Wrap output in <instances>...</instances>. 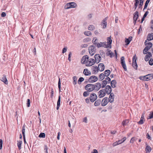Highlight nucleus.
I'll return each instance as SVG.
<instances>
[{
  "mask_svg": "<svg viewBox=\"0 0 153 153\" xmlns=\"http://www.w3.org/2000/svg\"><path fill=\"white\" fill-rule=\"evenodd\" d=\"M98 68L97 66L93 67V71L95 73L98 71Z\"/></svg>",
  "mask_w": 153,
  "mask_h": 153,
  "instance_id": "49",
  "label": "nucleus"
},
{
  "mask_svg": "<svg viewBox=\"0 0 153 153\" xmlns=\"http://www.w3.org/2000/svg\"><path fill=\"white\" fill-rule=\"evenodd\" d=\"M107 77L105 78V80H107V82H108V83H109L111 81L110 78L108 77L107 76Z\"/></svg>",
  "mask_w": 153,
  "mask_h": 153,
  "instance_id": "60",
  "label": "nucleus"
},
{
  "mask_svg": "<svg viewBox=\"0 0 153 153\" xmlns=\"http://www.w3.org/2000/svg\"><path fill=\"white\" fill-rule=\"evenodd\" d=\"M110 74V71L109 70H106L105 71V76H108Z\"/></svg>",
  "mask_w": 153,
  "mask_h": 153,
  "instance_id": "31",
  "label": "nucleus"
},
{
  "mask_svg": "<svg viewBox=\"0 0 153 153\" xmlns=\"http://www.w3.org/2000/svg\"><path fill=\"white\" fill-rule=\"evenodd\" d=\"M88 50L91 56H93L96 52L95 47L94 45L90 46L88 48Z\"/></svg>",
  "mask_w": 153,
  "mask_h": 153,
  "instance_id": "1",
  "label": "nucleus"
},
{
  "mask_svg": "<svg viewBox=\"0 0 153 153\" xmlns=\"http://www.w3.org/2000/svg\"><path fill=\"white\" fill-rule=\"evenodd\" d=\"M138 4H139L138 3H137L136 2H135V3H134V7L135 10L136 9V8H137Z\"/></svg>",
  "mask_w": 153,
  "mask_h": 153,
  "instance_id": "63",
  "label": "nucleus"
},
{
  "mask_svg": "<svg viewBox=\"0 0 153 153\" xmlns=\"http://www.w3.org/2000/svg\"><path fill=\"white\" fill-rule=\"evenodd\" d=\"M48 148L46 145H45L44 147V150L45 151V153H48Z\"/></svg>",
  "mask_w": 153,
  "mask_h": 153,
  "instance_id": "46",
  "label": "nucleus"
},
{
  "mask_svg": "<svg viewBox=\"0 0 153 153\" xmlns=\"http://www.w3.org/2000/svg\"><path fill=\"white\" fill-rule=\"evenodd\" d=\"M25 124L23 126L22 129V132L23 134V136H25Z\"/></svg>",
  "mask_w": 153,
  "mask_h": 153,
  "instance_id": "34",
  "label": "nucleus"
},
{
  "mask_svg": "<svg viewBox=\"0 0 153 153\" xmlns=\"http://www.w3.org/2000/svg\"><path fill=\"white\" fill-rule=\"evenodd\" d=\"M84 34L87 36H90L91 34V33L90 31H85L84 33Z\"/></svg>",
  "mask_w": 153,
  "mask_h": 153,
  "instance_id": "42",
  "label": "nucleus"
},
{
  "mask_svg": "<svg viewBox=\"0 0 153 153\" xmlns=\"http://www.w3.org/2000/svg\"><path fill=\"white\" fill-rule=\"evenodd\" d=\"M108 17H106L105 19H104L102 21V23H101V25L103 26V28H105L106 27L107 23L106 22V20H107Z\"/></svg>",
  "mask_w": 153,
  "mask_h": 153,
  "instance_id": "14",
  "label": "nucleus"
},
{
  "mask_svg": "<svg viewBox=\"0 0 153 153\" xmlns=\"http://www.w3.org/2000/svg\"><path fill=\"white\" fill-rule=\"evenodd\" d=\"M150 1V0H147L146 1V2L145 4V5L144 6V7L143 9V10H144L145 9H146L147 8L148 4L149 3V1Z\"/></svg>",
  "mask_w": 153,
  "mask_h": 153,
  "instance_id": "38",
  "label": "nucleus"
},
{
  "mask_svg": "<svg viewBox=\"0 0 153 153\" xmlns=\"http://www.w3.org/2000/svg\"><path fill=\"white\" fill-rule=\"evenodd\" d=\"M129 122V121L128 120H126L123 121V122L122 124L123 126H124L127 125Z\"/></svg>",
  "mask_w": 153,
  "mask_h": 153,
  "instance_id": "37",
  "label": "nucleus"
},
{
  "mask_svg": "<svg viewBox=\"0 0 153 153\" xmlns=\"http://www.w3.org/2000/svg\"><path fill=\"white\" fill-rule=\"evenodd\" d=\"M137 58L136 57V55L134 56L132 58V66L135 69L137 70V63L136 61Z\"/></svg>",
  "mask_w": 153,
  "mask_h": 153,
  "instance_id": "4",
  "label": "nucleus"
},
{
  "mask_svg": "<svg viewBox=\"0 0 153 153\" xmlns=\"http://www.w3.org/2000/svg\"><path fill=\"white\" fill-rule=\"evenodd\" d=\"M137 139L135 137H132L130 140V142L131 143H133L135 141H136Z\"/></svg>",
  "mask_w": 153,
  "mask_h": 153,
  "instance_id": "48",
  "label": "nucleus"
},
{
  "mask_svg": "<svg viewBox=\"0 0 153 153\" xmlns=\"http://www.w3.org/2000/svg\"><path fill=\"white\" fill-rule=\"evenodd\" d=\"M6 15V13L5 12H3L1 14V16L2 17H5Z\"/></svg>",
  "mask_w": 153,
  "mask_h": 153,
  "instance_id": "64",
  "label": "nucleus"
},
{
  "mask_svg": "<svg viewBox=\"0 0 153 153\" xmlns=\"http://www.w3.org/2000/svg\"><path fill=\"white\" fill-rule=\"evenodd\" d=\"M3 140L1 139H0V150L1 149L2 147Z\"/></svg>",
  "mask_w": 153,
  "mask_h": 153,
  "instance_id": "58",
  "label": "nucleus"
},
{
  "mask_svg": "<svg viewBox=\"0 0 153 153\" xmlns=\"http://www.w3.org/2000/svg\"><path fill=\"white\" fill-rule=\"evenodd\" d=\"M72 3H73L74 4H71V8H75L77 6V5L74 2H72Z\"/></svg>",
  "mask_w": 153,
  "mask_h": 153,
  "instance_id": "59",
  "label": "nucleus"
},
{
  "mask_svg": "<svg viewBox=\"0 0 153 153\" xmlns=\"http://www.w3.org/2000/svg\"><path fill=\"white\" fill-rule=\"evenodd\" d=\"M99 78L100 79H101L102 80L104 79L105 78V76L104 74L103 73H102L101 74H100L99 75Z\"/></svg>",
  "mask_w": 153,
  "mask_h": 153,
  "instance_id": "40",
  "label": "nucleus"
},
{
  "mask_svg": "<svg viewBox=\"0 0 153 153\" xmlns=\"http://www.w3.org/2000/svg\"><path fill=\"white\" fill-rule=\"evenodd\" d=\"M117 82L115 80H112L111 82V85L112 88H114L116 87Z\"/></svg>",
  "mask_w": 153,
  "mask_h": 153,
  "instance_id": "26",
  "label": "nucleus"
},
{
  "mask_svg": "<svg viewBox=\"0 0 153 153\" xmlns=\"http://www.w3.org/2000/svg\"><path fill=\"white\" fill-rule=\"evenodd\" d=\"M45 135L44 133H41L39 136V137L40 138H45Z\"/></svg>",
  "mask_w": 153,
  "mask_h": 153,
  "instance_id": "39",
  "label": "nucleus"
},
{
  "mask_svg": "<svg viewBox=\"0 0 153 153\" xmlns=\"http://www.w3.org/2000/svg\"><path fill=\"white\" fill-rule=\"evenodd\" d=\"M99 97L100 98H102L105 95L106 93L105 92L104 89L100 90L98 92Z\"/></svg>",
  "mask_w": 153,
  "mask_h": 153,
  "instance_id": "11",
  "label": "nucleus"
},
{
  "mask_svg": "<svg viewBox=\"0 0 153 153\" xmlns=\"http://www.w3.org/2000/svg\"><path fill=\"white\" fill-rule=\"evenodd\" d=\"M30 101L29 99H27V107H30Z\"/></svg>",
  "mask_w": 153,
  "mask_h": 153,
  "instance_id": "55",
  "label": "nucleus"
},
{
  "mask_svg": "<svg viewBox=\"0 0 153 153\" xmlns=\"http://www.w3.org/2000/svg\"><path fill=\"white\" fill-rule=\"evenodd\" d=\"M74 81L73 83L74 84H76V83L77 78L76 76H74L73 77Z\"/></svg>",
  "mask_w": 153,
  "mask_h": 153,
  "instance_id": "50",
  "label": "nucleus"
},
{
  "mask_svg": "<svg viewBox=\"0 0 153 153\" xmlns=\"http://www.w3.org/2000/svg\"><path fill=\"white\" fill-rule=\"evenodd\" d=\"M149 64L150 65H153V59L152 58H151L149 60Z\"/></svg>",
  "mask_w": 153,
  "mask_h": 153,
  "instance_id": "53",
  "label": "nucleus"
},
{
  "mask_svg": "<svg viewBox=\"0 0 153 153\" xmlns=\"http://www.w3.org/2000/svg\"><path fill=\"white\" fill-rule=\"evenodd\" d=\"M107 43L108 44V45L111 44V43L112 40L111 39V37L110 36L108 37L107 39Z\"/></svg>",
  "mask_w": 153,
  "mask_h": 153,
  "instance_id": "35",
  "label": "nucleus"
},
{
  "mask_svg": "<svg viewBox=\"0 0 153 153\" xmlns=\"http://www.w3.org/2000/svg\"><path fill=\"white\" fill-rule=\"evenodd\" d=\"M152 118H153V111L150 112L148 119H151Z\"/></svg>",
  "mask_w": 153,
  "mask_h": 153,
  "instance_id": "45",
  "label": "nucleus"
},
{
  "mask_svg": "<svg viewBox=\"0 0 153 153\" xmlns=\"http://www.w3.org/2000/svg\"><path fill=\"white\" fill-rule=\"evenodd\" d=\"M145 76H140L139 77V79H140L143 80H147V81L148 80H147V79H146V77H145Z\"/></svg>",
  "mask_w": 153,
  "mask_h": 153,
  "instance_id": "52",
  "label": "nucleus"
},
{
  "mask_svg": "<svg viewBox=\"0 0 153 153\" xmlns=\"http://www.w3.org/2000/svg\"><path fill=\"white\" fill-rule=\"evenodd\" d=\"M71 52H70L69 53V54H68V60H69L70 61H71Z\"/></svg>",
  "mask_w": 153,
  "mask_h": 153,
  "instance_id": "62",
  "label": "nucleus"
},
{
  "mask_svg": "<svg viewBox=\"0 0 153 153\" xmlns=\"http://www.w3.org/2000/svg\"><path fill=\"white\" fill-rule=\"evenodd\" d=\"M151 148L149 145H147L146 144V146L145 148V151L146 152V153H149L152 150Z\"/></svg>",
  "mask_w": 153,
  "mask_h": 153,
  "instance_id": "25",
  "label": "nucleus"
},
{
  "mask_svg": "<svg viewBox=\"0 0 153 153\" xmlns=\"http://www.w3.org/2000/svg\"><path fill=\"white\" fill-rule=\"evenodd\" d=\"M95 60L92 58H89L88 57V59L86 62H85L86 65L87 66H91L93 65L95 63Z\"/></svg>",
  "mask_w": 153,
  "mask_h": 153,
  "instance_id": "2",
  "label": "nucleus"
},
{
  "mask_svg": "<svg viewBox=\"0 0 153 153\" xmlns=\"http://www.w3.org/2000/svg\"><path fill=\"white\" fill-rule=\"evenodd\" d=\"M98 80L97 77L94 76H92L88 79V81L90 82H94Z\"/></svg>",
  "mask_w": 153,
  "mask_h": 153,
  "instance_id": "7",
  "label": "nucleus"
},
{
  "mask_svg": "<svg viewBox=\"0 0 153 153\" xmlns=\"http://www.w3.org/2000/svg\"><path fill=\"white\" fill-rule=\"evenodd\" d=\"M147 54L145 58V59L146 61H149L150 58L152 56V55L151 52H147Z\"/></svg>",
  "mask_w": 153,
  "mask_h": 153,
  "instance_id": "18",
  "label": "nucleus"
},
{
  "mask_svg": "<svg viewBox=\"0 0 153 153\" xmlns=\"http://www.w3.org/2000/svg\"><path fill=\"white\" fill-rule=\"evenodd\" d=\"M94 85L93 84H88L85 86V89L89 92L92 91L94 89Z\"/></svg>",
  "mask_w": 153,
  "mask_h": 153,
  "instance_id": "3",
  "label": "nucleus"
},
{
  "mask_svg": "<svg viewBox=\"0 0 153 153\" xmlns=\"http://www.w3.org/2000/svg\"><path fill=\"white\" fill-rule=\"evenodd\" d=\"M108 97H105L102 100L101 102V105L102 106H104L107 105L108 102Z\"/></svg>",
  "mask_w": 153,
  "mask_h": 153,
  "instance_id": "12",
  "label": "nucleus"
},
{
  "mask_svg": "<svg viewBox=\"0 0 153 153\" xmlns=\"http://www.w3.org/2000/svg\"><path fill=\"white\" fill-rule=\"evenodd\" d=\"M144 118L143 117H141L140 118V121L138 122V123L139 124H140V125L143 124V120Z\"/></svg>",
  "mask_w": 153,
  "mask_h": 153,
  "instance_id": "43",
  "label": "nucleus"
},
{
  "mask_svg": "<svg viewBox=\"0 0 153 153\" xmlns=\"http://www.w3.org/2000/svg\"><path fill=\"white\" fill-rule=\"evenodd\" d=\"M121 64L125 63V58L124 56H122L121 58Z\"/></svg>",
  "mask_w": 153,
  "mask_h": 153,
  "instance_id": "54",
  "label": "nucleus"
},
{
  "mask_svg": "<svg viewBox=\"0 0 153 153\" xmlns=\"http://www.w3.org/2000/svg\"><path fill=\"white\" fill-rule=\"evenodd\" d=\"M94 58L95 59V62L97 63H99L101 60V57L99 54H96L94 56Z\"/></svg>",
  "mask_w": 153,
  "mask_h": 153,
  "instance_id": "9",
  "label": "nucleus"
},
{
  "mask_svg": "<svg viewBox=\"0 0 153 153\" xmlns=\"http://www.w3.org/2000/svg\"><path fill=\"white\" fill-rule=\"evenodd\" d=\"M140 2L139 5V8H142V6L143 5V0H140Z\"/></svg>",
  "mask_w": 153,
  "mask_h": 153,
  "instance_id": "44",
  "label": "nucleus"
},
{
  "mask_svg": "<svg viewBox=\"0 0 153 153\" xmlns=\"http://www.w3.org/2000/svg\"><path fill=\"white\" fill-rule=\"evenodd\" d=\"M97 42L98 39L96 37H94L93 38L92 42L96 46L97 45V44L98 43H97Z\"/></svg>",
  "mask_w": 153,
  "mask_h": 153,
  "instance_id": "32",
  "label": "nucleus"
},
{
  "mask_svg": "<svg viewBox=\"0 0 153 153\" xmlns=\"http://www.w3.org/2000/svg\"><path fill=\"white\" fill-rule=\"evenodd\" d=\"M98 48L104 47V48H107V45L106 42H100L98 43L96 45Z\"/></svg>",
  "mask_w": 153,
  "mask_h": 153,
  "instance_id": "10",
  "label": "nucleus"
},
{
  "mask_svg": "<svg viewBox=\"0 0 153 153\" xmlns=\"http://www.w3.org/2000/svg\"><path fill=\"white\" fill-rule=\"evenodd\" d=\"M153 39V33L149 34L147 37V40L148 41H151Z\"/></svg>",
  "mask_w": 153,
  "mask_h": 153,
  "instance_id": "24",
  "label": "nucleus"
},
{
  "mask_svg": "<svg viewBox=\"0 0 153 153\" xmlns=\"http://www.w3.org/2000/svg\"><path fill=\"white\" fill-rule=\"evenodd\" d=\"M97 98V96L95 93L91 94L90 95V99L91 102H93Z\"/></svg>",
  "mask_w": 153,
  "mask_h": 153,
  "instance_id": "6",
  "label": "nucleus"
},
{
  "mask_svg": "<svg viewBox=\"0 0 153 153\" xmlns=\"http://www.w3.org/2000/svg\"><path fill=\"white\" fill-rule=\"evenodd\" d=\"M105 91V93L106 94H109L111 93L112 91V88L110 86L107 85L105 87V89H104Z\"/></svg>",
  "mask_w": 153,
  "mask_h": 153,
  "instance_id": "8",
  "label": "nucleus"
},
{
  "mask_svg": "<svg viewBox=\"0 0 153 153\" xmlns=\"http://www.w3.org/2000/svg\"><path fill=\"white\" fill-rule=\"evenodd\" d=\"M94 89L95 90L97 91L99 90L102 87L101 84L99 82H97L94 85Z\"/></svg>",
  "mask_w": 153,
  "mask_h": 153,
  "instance_id": "13",
  "label": "nucleus"
},
{
  "mask_svg": "<svg viewBox=\"0 0 153 153\" xmlns=\"http://www.w3.org/2000/svg\"><path fill=\"white\" fill-rule=\"evenodd\" d=\"M84 80V79L82 77H80L79 78L78 82L79 84L81 83V82H82Z\"/></svg>",
  "mask_w": 153,
  "mask_h": 153,
  "instance_id": "41",
  "label": "nucleus"
},
{
  "mask_svg": "<svg viewBox=\"0 0 153 153\" xmlns=\"http://www.w3.org/2000/svg\"><path fill=\"white\" fill-rule=\"evenodd\" d=\"M108 82H107V80H104L102 81V88H104L106 85L107 84Z\"/></svg>",
  "mask_w": 153,
  "mask_h": 153,
  "instance_id": "33",
  "label": "nucleus"
},
{
  "mask_svg": "<svg viewBox=\"0 0 153 153\" xmlns=\"http://www.w3.org/2000/svg\"><path fill=\"white\" fill-rule=\"evenodd\" d=\"M22 143V141L21 140L18 141L17 146L19 150L21 149V145Z\"/></svg>",
  "mask_w": 153,
  "mask_h": 153,
  "instance_id": "30",
  "label": "nucleus"
},
{
  "mask_svg": "<svg viewBox=\"0 0 153 153\" xmlns=\"http://www.w3.org/2000/svg\"><path fill=\"white\" fill-rule=\"evenodd\" d=\"M1 80L6 84H8V82L6 76L5 75H3L2 77L1 78Z\"/></svg>",
  "mask_w": 153,
  "mask_h": 153,
  "instance_id": "21",
  "label": "nucleus"
},
{
  "mask_svg": "<svg viewBox=\"0 0 153 153\" xmlns=\"http://www.w3.org/2000/svg\"><path fill=\"white\" fill-rule=\"evenodd\" d=\"M110 94L109 99H108L109 102H112L114 100V94L113 93H111Z\"/></svg>",
  "mask_w": 153,
  "mask_h": 153,
  "instance_id": "16",
  "label": "nucleus"
},
{
  "mask_svg": "<svg viewBox=\"0 0 153 153\" xmlns=\"http://www.w3.org/2000/svg\"><path fill=\"white\" fill-rule=\"evenodd\" d=\"M89 95V93L88 91H85L83 93V95L84 97H87Z\"/></svg>",
  "mask_w": 153,
  "mask_h": 153,
  "instance_id": "57",
  "label": "nucleus"
},
{
  "mask_svg": "<svg viewBox=\"0 0 153 153\" xmlns=\"http://www.w3.org/2000/svg\"><path fill=\"white\" fill-rule=\"evenodd\" d=\"M74 4L73 3L70 2L67 3L65 6V9H67L70 8H71V4Z\"/></svg>",
  "mask_w": 153,
  "mask_h": 153,
  "instance_id": "27",
  "label": "nucleus"
},
{
  "mask_svg": "<svg viewBox=\"0 0 153 153\" xmlns=\"http://www.w3.org/2000/svg\"><path fill=\"white\" fill-rule=\"evenodd\" d=\"M61 83L60 79V78H59V79L58 85V88H59V91H60V89H61Z\"/></svg>",
  "mask_w": 153,
  "mask_h": 153,
  "instance_id": "51",
  "label": "nucleus"
},
{
  "mask_svg": "<svg viewBox=\"0 0 153 153\" xmlns=\"http://www.w3.org/2000/svg\"><path fill=\"white\" fill-rule=\"evenodd\" d=\"M126 137H124L122 139L119 140L113 143L112 144V146H115L118 145L124 142L126 140Z\"/></svg>",
  "mask_w": 153,
  "mask_h": 153,
  "instance_id": "5",
  "label": "nucleus"
},
{
  "mask_svg": "<svg viewBox=\"0 0 153 153\" xmlns=\"http://www.w3.org/2000/svg\"><path fill=\"white\" fill-rule=\"evenodd\" d=\"M95 29L94 26L93 25H90L88 27V29L90 30H92Z\"/></svg>",
  "mask_w": 153,
  "mask_h": 153,
  "instance_id": "36",
  "label": "nucleus"
},
{
  "mask_svg": "<svg viewBox=\"0 0 153 153\" xmlns=\"http://www.w3.org/2000/svg\"><path fill=\"white\" fill-rule=\"evenodd\" d=\"M104 65L103 63H100L98 65V69L101 71H103L104 69Z\"/></svg>",
  "mask_w": 153,
  "mask_h": 153,
  "instance_id": "20",
  "label": "nucleus"
},
{
  "mask_svg": "<svg viewBox=\"0 0 153 153\" xmlns=\"http://www.w3.org/2000/svg\"><path fill=\"white\" fill-rule=\"evenodd\" d=\"M88 56L87 55L84 56L81 60V62L83 64H85V62L88 59Z\"/></svg>",
  "mask_w": 153,
  "mask_h": 153,
  "instance_id": "17",
  "label": "nucleus"
},
{
  "mask_svg": "<svg viewBox=\"0 0 153 153\" xmlns=\"http://www.w3.org/2000/svg\"><path fill=\"white\" fill-rule=\"evenodd\" d=\"M145 48L144 50L148 51L151 48L152 46V44L151 42H149L148 44Z\"/></svg>",
  "mask_w": 153,
  "mask_h": 153,
  "instance_id": "22",
  "label": "nucleus"
},
{
  "mask_svg": "<svg viewBox=\"0 0 153 153\" xmlns=\"http://www.w3.org/2000/svg\"><path fill=\"white\" fill-rule=\"evenodd\" d=\"M67 50V48L65 47L64 48L62 49V53H65L66 52Z\"/></svg>",
  "mask_w": 153,
  "mask_h": 153,
  "instance_id": "61",
  "label": "nucleus"
},
{
  "mask_svg": "<svg viewBox=\"0 0 153 153\" xmlns=\"http://www.w3.org/2000/svg\"><path fill=\"white\" fill-rule=\"evenodd\" d=\"M83 73L86 76H88L91 74L90 71H88L87 69H84Z\"/></svg>",
  "mask_w": 153,
  "mask_h": 153,
  "instance_id": "28",
  "label": "nucleus"
},
{
  "mask_svg": "<svg viewBox=\"0 0 153 153\" xmlns=\"http://www.w3.org/2000/svg\"><path fill=\"white\" fill-rule=\"evenodd\" d=\"M121 65H122V67L123 68L124 70L125 71H127V68H126V66L125 63L121 64Z\"/></svg>",
  "mask_w": 153,
  "mask_h": 153,
  "instance_id": "47",
  "label": "nucleus"
},
{
  "mask_svg": "<svg viewBox=\"0 0 153 153\" xmlns=\"http://www.w3.org/2000/svg\"><path fill=\"white\" fill-rule=\"evenodd\" d=\"M139 13L137 11H136L134 14L133 20L134 23L135 24L138 17Z\"/></svg>",
  "mask_w": 153,
  "mask_h": 153,
  "instance_id": "15",
  "label": "nucleus"
},
{
  "mask_svg": "<svg viewBox=\"0 0 153 153\" xmlns=\"http://www.w3.org/2000/svg\"><path fill=\"white\" fill-rule=\"evenodd\" d=\"M146 79L148 80H150L153 79V73L149 74L145 76Z\"/></svg>",
  "mask_w": 153,
  "mask_h": 153,
  "instance_id": "19",
  "label": "nucleus"
},
{
  "mask_svg": "<svg viewBox=\"0 0 153 153\" xmlns=\"http://www.w3.org/2000/svg\"><path fill=\"white\" fill-rule=\"evenodd\" d=\"M101 101L100 99L97 100L94 102V105L95 106H98L101 103Z\"/></svg>",
  "mask_w": 153,
  "mask_h": 153,
  "instance_id": "29",
  "label": "nucleus"
},
{
  "mask_svg": "<svg viewBox=\"0 0 153 153\" xmlns=\"http://www.w3.org/2000/svg\"><path fill=\"white\" fill-rule=\"evenodd\" d=\"M60 101H61V96L59 95L58 97V99L57 102V105L56 107V109L58 110L60 105Z\"/></svg>",
  "mask_w": 153,
  "mask_h": 153,
  "instance_id": "23",
  "label": "nucleus"
},
{
  "mask_svg": "<svg viewBox=\"0 0 153 153\" xmlns=\"http://www.w3.org/2000/svg\"><path fill=\"white\" fill-rule=\"evenodd\" d=\"M125 42L126 43V45H128L130 42V41L128 40V39L126 38L125 39Z\"/></svg>",
  "mask_w": 153,
  "mask_h": 153,
  "instance_id": "56",
  "label": "nucleus"
}]
</instances>
